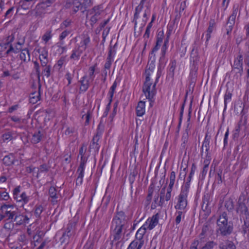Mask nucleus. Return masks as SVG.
Here are the masks:
<instances>
[{
    "mask_svg": "<svg viewBox=\"0 0 249 249\" xmlns=\"http://www.w3.org/2000/svg\"><path fill=\"white\" fill-rule=\"evenodd\" d=\"M127 216L124 212L119 211V207L113 216L111 221V231L113 240L118 243L124 234L125 233L127 226Z\"/></svg>",
    "mask_w": 249,
    "mask_h": 249,
    "instance_id": "obj_1",
    "label": "nucleus"
},
{
    "mask_svg": "<svg viewBox=\"0 0 249 249\" xmlns=\"http://www.w3.org/2000/svg\"><path fill=\"white\" fill-rule=\"evenodd\" d=\"M216 234L221 236H228L233 231V226L231 221H228L226 212L220 213L216 220Z\"/></svg>",
    "mask_w": 249,
    "mask_h": 249,
    "instance_id": "obj_2",
    "label": "nucleus"
},
{
    "mask_svg": "<svg viewBox=\"0 0 249 249\" xmlns=\"http://www.w3.org/2000/svg\"><path fill=\"white\" fill-rule=\"evenodd\" d=\"M236 211L241 221L249 219V205L246 202V196L243 194L239 197Z\"/></svg>",
    "mask_w": 249,
    "mask_h": 249,
    "instance_id": "obj_3",
    "label": "nucleus"
},
{
    "mask_svg": "<svg viewBox=\"0 0 249 249\" xmlns=\"http://www.w3.org/2000/svg\"><path fill=\"white\" fill-rule=\"evenodd\" d=\"M56 0H41L32 10V13L37 18H42Z\"/></svg>",
    "mask_w": 249,
    "mask_h": 249,
    "instance_id": "obj_4",
    "label": "nucleus"
},
{
    "mask_svg": "<svg viewBox=\"0 0 249 249\" xmlns=\"http://www.w3.org/2000/svg\"><path fill=\"white\" fill-rule=\"evenodd\" d=\"M20 186L16 187L13 191V198L18 203H20V206L23 207L30 200V196L25 192L21 193Z\"/></svg>",
    "mask_w": 249,
    "mask_h": 249,
    "instance_id": "obj_5",
    "label": "nucleus"
},
{
    "mask_svg": "<svg viewBox=\"0 0 249 249\" xmlns=\"http://www.w3.org/2000/svg\"><path fill=\"white\" fill-rule=\"evenodd\" d=\"M157 83V82H156V80L154 85L151 86L152 83L151 82L150 77H148V78H145V81L142 87V91L144 94L146 99H148L149 100H151V99H153L155 94V87Z\"/></svg>",
    "mask_w": 249,
    "mask_h": 249,
    "instance_id": "obj_6",
    "label": "nucleus"
},
{
    "mask_svg": "<svg viewBox=\"0 0 249 249\" xmlns=\"http://www.w3.org/2000/svg\"><path fill=\"white\" fill-rule=\"evenodd\" d=\"M188 190L181 188L180 193L177 198V203L175 208L177 210L183 211L187 205Z\"/></svg>",
    "mask_w": 249,
    "mask_h": 249,
    "instance_id": "obj_7",
    "label": "nucleus"
},
{
    "mask_svg": "<svg viewBox=\"0 0 249 249\" xmlns=\"http://www.w3.org/2000/svg\"><path fill=\"white\" fill-rule=\"evenodd\" d=\"M243 55L239 54L236 57L234 58L233 64L232 65L231 72L235 73L236 78L240 77L243 72Z\"/></svg>",
    "mask_w": 249,
    "mask_h": 249,
    "instance_id": "obj_8",
    "label": "nucleus"
},
{
    "mask_svg": "<svg viewBox=\"0 0 249 249\" xmlns=\"http://www.w3.org/2000/svg\"><path fill=\"white\" fill-rule=\"evenodd\" d=\"M75 223L71 222L68 223L65 231L63 233L59 241L61 244L68 243L70 238L73 236L75 231Z\"/></svg>",
    "mask_w": 249,
    "mask_h": 249,
    "instance_id": "obj_9",
    "label": "nucleus"
},
{
    "mask_svg": "<svg viewBox=\"0 0 249 249\" xmlns=\"http://www.w3.org/2000/svg\"><path fill=\"white\" fill-rule=\"evenodd\" d=\"M2 208H5L4 213L5 217V220H10L13 221L15 216L18 210V208L14 205L3 204L2 205Z\"/></svg>",
    "mask_w": 249,
    "mask_h": 249,
    "instance_id": "obj_10",
    "label": "nucleus"
},
{
    "mask_svg": "<svg viewBox=\"0 0 249 249\" xmlns=\"http://www.w3.org/2000/svg\"><path fill=\"white\" fill-rule=\"evenodd\" d=\"M193 53H191L190 57L191 70L190 72V76L192 79L196 77L197 72L198 68L199 57L197 55L192 56Z\"/></svg>",
    "mask_w": 249,
    "mask_h": 249,
    "instance_id": "obj_11",
    "label": "nucleus"
},
{
    "mask_svg": "<svg viewBox=\"0 0 249 249\" xmlns=\"http://www.w3.org/2000/svg\"><path fill=\"white\" fill-rule=\"evenodd\" d=\"M159 217V214L157 213L153 215L151 217L148 218L143 225L147 230H152L158 224Z\"/></svg>",
    "mask_w": 249,
    "mask_h": 249,
    "instance_id": "obj_12",
    "label": "nucleus"
},
{
    "mask_svg": "<svg viewBox=\"0 0 249 249\" xmlns=\"http://www.w3.org/2000/svg\"><path fill=\"white\" fill-rule=\"evenodd\" d=\"M29 219L30 218L27 215L21 213L18 210L13 222L16 225L19 226L23 224H28Z\"/></svg>",
    "mask_w": 249,
    "mask_h": 249,
    "instance_id": "obj_13",
    "label": "nucleus"
},
{
    "mask_svg": "<svg viewBox=\"0 0 249 249\" xmlns=\"http://www.w3.org/2000/svg\"><path fill=\"white\" fill-rule=\"evenodd\" d=\"M149 2H150V0H141L139 5L136 7L135 12V14L134 15V19H133V22H134V24H135V26H134L135 31L136 30V25L137 23V20L139 17V14L142 11L144 3H145L146 5H148V4L150 5Z\"/></svg>",
    "mask_w": 249,
    "mask_h": 249,
    "instance_id": "obj_14",
    "label": "nucleus"
},
{
    "mask_svg": "<svg viewBox=\"0 0 249 249\" xmlns=\"http://www.w3.org/2000/svg\"><path fill=\"white\" fill-rule=\"evenodd\" d=\"M177 68V61L175 59L170 60L169 64L167 68V78H171L172 80H174L175 75V71Z\"/></svg>",
    "mask_w": 249,
    "mask_h": 249,
    "instance_id": "obj_15",
    "label": "nucleus"
},
{
    "mask_svg": "<svg viewBox=\"0 0 249 249\" xmlns=\"http://www.w3.org/2000/svg\"><path fill=\"white\" fill-rule=\"evenodd\" d=\"M49 194L52 203L53 205L57 204L58 201L60 200L61 196L57 193L56 188L54 187H51L49 190Z\"/></svg>",
    "mask_w": 249,
    "mask_h": 249,
    "instance_id": "obj_16",
    "label": "nucleus"
},
{
    "mask_svg": "<svg viewBox=\"0 0 249 249\" xmlns=\"http://www.w3.org/2000/svg\"><path fill=\"white\" fill-rule=\"evenodd\" d=\"M90 42V39L88 34H83L81 35V40L79 44H77L76 46L79 47L81 49L84 51L86 50L88 45Z\"/></svg>",
    "mask_w": 249,
    "mask_h": 249,
    "instance_id": "obj_17",
    "label": "nucleus"
},
{
    "mask_svg": "<svg viewBox=\"0 0 249 249\" xmlns=\"http://www.w3.org/2000/svg\"><path fill=\"white\" fill-rule=\"evenodd\" d=\"M79 82L80 83L79 93L85 92L89 87V79H88L87 75H84L79 81Z\"/></svg>",
    "mask_w": 249,
    "mask_h": 249,
    "instance_id": "obj_18",
    "label": "nucleus"
},
{
    "mask_svg": "<svg viewBox=\"0 0 249 249\" xmlns=\"http://www.w3.org/2000/svg\"><path fill=\"white\" fill-rule=\"evenodd\" d=\"M239 11V15L238 17L240 15V12L238 4H234L233 6L232 12L231 15L229 17L228 21L227 22V24H234L235 18L237 16V13Z\"/></svg>",
    "mask_w": 249,
    "mask_h": 249,
    "instance_id": "obj_19",
    "label": "nucleus"
},
{
    "mask_svg": "<svg viewBox=\"0 0 249 249\" xmlns=\"http://www.w3.org/2000/svg\"><path fill=\"white\" fill-rule=\"evenodd\" d=\"M167 60V59L160 58L158 66V71L157 72L156 82H158L159 79L162 75V71L165 67Z\"/></svg>",
    "mask_w": 249,
    "mask_h": 249,
    "instance_id": "obj_20",
    "label": "nucleus"
},
{
    "mask_svg": "<svg viewBox=\"0 0 249 249\" xmlns=\"http://www.w3.org/2000/svg\"><path fill=\"white\" fill-rule=\"evenodd\" d=\"M22 44L18 42L14 46L12 44L9 46V48L7 50L5 54L6 55H10L12 53H17L22 50Z\"/></svg>",
    "mask_w": 249,
    "mask_h": 249,
    "instance_id": "obj_21",
    "label": "nucleus"
},
{
    "mask_svg": "<svg viewBox=\"0 0 249 249\" xmlns=\"http://www.w3.org/2000/svg\"><path fill=\"white\" fill-rule=\"evenodd\" d=\"M146 9L144 10V13L143 15V23L142 24L141 26L139 28V30L138 31V35H140L142 30L144 26L145 25V24L148 19V16H149L150 14V6L148 4V5H145Z\"/></svg>",
    "mask_w": 249,
    "mask_h": 249,
    "instance_id": "obj_22",
    "label": "nucleus"
},
{
    "mask_svg": "<svg viewBox=\"0 0 249 249\" xmlns=\"http://www.w3.org/2000/svg\"><path fill=\"white\" fill-rule=\"evenodd\" d=\"M83 52L84 51L81 49L79 47L75 46L71 51V54L70 56V59L78 61Z\"/></svg>",
    "mask_w": 249,
    "mask_h": 249,
    "instance_id": "obj_23",
    "label": "nucleus"
},
{
    "mask_svg": "<svg viewBox=\"0 0 249 249\" xmlns=\"http://www.w3.org/2000/svg\"><path fill=\"white\" fill-rule=\"evenodd\" d=\"M100 138L94 136L89 146V150H93L95 153H98L100 147L98 142Z\"/></svg>",
    "mask_w": 249,
    "mask_h": 249,
    "instance_id": "obj_24",
    "label": "nucleus"
},
{
    "mask_svg": "<svg viewBox=\"0 0 249 249\" xmlns=\"http://www.w3.org/2000/svg\"><path fill=\"white\" fill-rule=\"evenodd\" d=\"M196 169V166L194 163H193L192 165L191 170L189 173V176L187 178L186 181L184 183V184L182 185V187L184 189H186L187 190H189L190 182L192 179L193 176L194 175Z\"/></svg>",
    "mask_w": 249,
    "mask_h": 249,
    "instance_id": "obj_25",
    "label": "nucleus"
},
{
    "mask_svg": "<svg viewBox=\"0 0 249 249\" xmlns=\"http://www.w3.org/2000/svg\"><path fill=\"white\" fill-rule=\"evenodd\" d=\"M72 14H75L79 10L84 13L86 10V8L83 6L78 0H74L72 3Z\"/></svg>",
    "mask_w": 249,
    "mask_h": 249,
    "instance_id": "obj_26",
    "label": "nucleus"
},
{
    "mask_svg": "<svg viewBox=\"0 0 249 249\" xmlns=\"http://www.w3.org/2000/svg\"><path fill=\"white\" fill-rule=\"evenodd\" d=\"M147 230V229L142 225L140 229H139L136 233V240L138 241L139 242H142L143 245L144 244V240L143 239V237L144 235L145 234Z\"/></svg>",
    "mask_w": 249,
    "mask_h": 249,
    "instance_id": "obj_27",
    "label": "nucleus"
},
{
    "mask_svg": "<svg viewBox=\"0 0 249 249\" xmlns=\"http://www.w3.org/2000/svg\"><path fill=\"white\" fill-rule=\"evenodd\" d=\"M85 167L79 166L76 173L78 175V176L76 180V185H81L83 182V178L84 175V171H85Z\"/></svg>",
    "mask_w": 249,
    "mask_h": 249,
    "instance_id": "obj_28",
    "label": "nucleus"
},
{
    "mask_svg": "<svg viewBox=\"0 0 249 249\" xmlns=\"http://www.w3.org/2000/svg\"><path fill=\"white\" fill-rule=\"evenodd\" d=\"M41 88V85L40 82H38V91L37 92H34L32 93L30 96V103L32 104H36L40 99V89Z\"/></svg>",
    "mask_w": 249,
    "mask_h": 249,
    "instance_id": "obj_29",
    "label": "nucleus"
},
{
    "mask_svg": "<svg viewBox=\"0 0 249 249\" xmlns=\"http://www.w3.org/2000/svg\"><path fill=\"white\" fill-rule=\"evenodd\" d=\"M209 230V226L207 223H205L201 230V233L199 235V244L204 242V239L207 235L208 231Z\"/></svg>",
    "mask_w": 249,
    "mask_h": 249,
    "instance_id": "obj_30",
    "label": "nucleus"
},
{
    "mask_svg": "<svg viewBox=\"0 0 249 249\" xmlns=\"http://www.w3.org/2000/svg\"><path fill=\"white\" fill-rule=\"evenodd\" d=\"M145 102L140 101L136 107V114L138 116H142L145 113Z\"/></svg>",
    "mask_w": 249,
    "mask_h": 249,
    "instance_id": "obj_31",
    "label": "nucleus"
},
{
    "mask_svg": "<svg viewBox=\"0 0 249 249\" xmlns=\"http://www.w3.org/2000/svg\"><path fill=\"white\" fill-rule=\"evenodd\" d=\"M203 243L199 244V249H213L217 245V243L213 241L209 240L204 244Z\"/></svg>",
    "mask_w": 249,
    "mask_h": 249,
    "instance_id": "obj_32",
    "label": "nucleus"
},
{
    "mask_svg": "<svg viewBox=\"0 0 249 249\" xmlns=\"http://www.w3.org/2000/svg\"><path fill=\"white\" fill-rule=\"evenodd\" d=\"M209 27L206 32V42H208L210 38H211V34L213 32L214 26L215 25V22L214 19H210L209 23Z\"/></svg>",
    "mask_w": 249,
    "mask_h": 249,
    "instance_id": "obj_33",
    "label": "nucleus"
},
{
    "mask_svg": "<svg viewBox=\"0 0 249 249\" xmlns=\"http://www.w3.org/2000/svg\"><path fill=\"white\" fill-rule=\"evenodd\" d=\"M155 63L153 61H151L150 62H148L146 66V69L145 70V78L150 77L151 74L153 73L155 69Z\"/></svg>",
    "mask_w": 249,
    "mask_h": 249,
    "instance_id": "obj_34",
    "label": "nucleus"
},
{
    "mask_svg": "<svg viewBox=\"0 0 249 249\" xmlns=\"http://www.w3.org/2000/svg\"><path fill=\"white\" fill-rule=\"evenodd\" d=\"M42 134L40 131L38 130L35 132L32 135L31 141L33 143L36 144L40 142L42 137Z\"/></svg>",
    "mask_w": 249,
    "mask_h": 249,
    "instance_id": "obj_35",
    "label": "nucleus"
},
{
    "mask_svg": "<svg viewBox=\"0 0 249 249\" xmlns=\"http://www.w3.org/2000/svg\"><path fill=\"white\" fill-rule=\"evenodd\" d=\"M219 247L220 249H236V247L231 241L227 240L224 243L219 244Z\"/></svg>",
    "mask_w": 249,
    "mask_h": 249,
    "instance_id": "obj_36",
    "label": "nucleus"
},
{
    "mask_svg": "<svg viewBox=\"0 0 249 249\" xmlns=\"http://www.w3.org/2000/svg\"><path fill=\"white\" fill-rule=\"evenodd\" d=\"M143 245L142 242H139L134 240L130 243L127 249H141Z\"/></svg>",
    "mask_w": 249,
    "mask_h": 249,
    "instance_id": "obj_37",
    "label": "nucleus"
},
{
    "mask_svg": "<svg viewBox=\"0 0 249 249\" xmlns=\"http://www.w3.org/2000/svg\"><path fill=\"white\" fill-rule=\"evenodd\" d=\"M14 156L13 154L5 156L3 159L4 164L10 166L14 164Z\"/></svg>",
    "mask_w": 249,
    "mask_h": 249,
    "instance_id": "obj_38",
    "label": "nucleus"
},
{
    "mask_svg": "<svg viewBox=\"0 0 249 249\" xmlns=\"http://www.w3.org/2000/svg\"><path fill=\"white\" fill-rule=\"evenodd\" d=\"M211 139V136L209 135V132L206 133L204 140L202 143V146L201 147V150L203 151V148H210V142Z\"/></svg>",
    "mask_w": 249,
    "mask_h": 249,
    "instance_id": "obj_39",
    "label": "nucleus"
},
{
    "mask_svg": "<svg viewBox=\"0 0 249 249\" xmlns=\"http://www.w3.org/2000/svg\"><path fill=\"white\" fill-rule=\"evenodd\" d=\"M19 56L21 60L24 61H26L27 60L29 61L30 56L28 49H25L22 50Z\"/></svg>",
    "mask_w": 249,
    "mask_h": 249,
    "instance_id": "obj_40",
    "label": "nucleus"
},
{
    "mask_svg": "<svg viewBox=\"0 0 249 249\" xmlns=\"http://www.w3.org/2000/svg\"><path fill=\"white\" fill-rule=\"evenodd\" d=\"M153 188L152 187H149L148 190V195L146 196L145 201V205L146 206H148L151 203L152 195L153 193Z\"/></svg>",
    "mask_w": 249,
    "mask_h": 249,
    "instance_id": "obj_41",
    "label": "nucleus"
},
{
    "mask_svg": "<svg viewBox=\"0 0 249 249\" xmlns=\"http://www.w3.org/2000/svg\"><path fill=\"white\" fill-rule=\"evenodd\" d=\"M210 196L208 194L204 195L202 200V209L203 211H207L209 204Z\"/></svg>",
    "mask_w": 249,
    "mask_h": 249,
    "instance_id": "obj_42",
    "label": "nucleus"
},
{
    "mask_svg": "<svg viewBox=\"0 0 249 249\" xmlns=\"http://www.w3.org/2000/svg\"><path fill=\"white\" fill-rule=\"evenodd\" d=\"M44 211V208L41 205H36L34 209V214L36 217H40V215Z\"/></svg>",
    "mask_w": 249,
    "mask_h": 249,
    "instance_id": "obj_43",
    "label": "nucleus"
},
{
    "mask_svg": "<svg viewBox=\"0 0 249 249\" xmlns=\"http://www.w3.org/2000/svg\"><path fill=\"white\" fill-rule=\"evenodd\" d=\"M102 12L99 6L94 7L91 10L90 14H93V16L97 17L100 19V15Z\"/></svg>",
    "mask_w": 249,
    "mask_h": 249,
    "instance_id": "obj_44",
    "label": "nucleus"
},
{
    "mask_svg": "<svg viewBox=\"0 0 249 249\" xmlns=\"http://www.w3.org/2000/svg\"><path fill=\"white\" fill-rule=\"evenodd\" d=\"M104 127H105L104 124L102 123V122H100V123L98 125L96 130V133L94 136H97V137L101 138L104 130Z\"/></svg>",
    "mask_w": 249,
    "mask_h": 249,
    "instance_id": "obj_45",
    "label": "nucleus"
},
{
    "mask_svg": "<svg viewBox=\"0 0 249 249\" xmlns=\"http://www.w3.org/2000/svg\"><path fill=\"white\" fill-rule=\"evenodd\" d=\"M117 85V82L115 81L110 88L109 91L108 93V95L109 96V99H110V102L112 101V98L115 93Z\"/></svg>",
    "mask_w": 249,
    "mask_h": 249,
    "instance_id": "obj_46",
    "label": "nucleus"
},
{
    "mask_svg": "<svg viewBox=\"0 0 249 249\" xmlns=\"http://www.w3.org/2000/svg\"><path fill=\"white\" fill-rule=\"evenodd\" d=\"M165 193V186L163 187L160 192V200L158 203V205L160 206H162L164 203V197Z\"/></svg>",
    "mask_w": 249,
    "mask_h": 249,
    "instance_id": "obj_47",
    "label": "nucleus"
},
{
    "mask_svg": "<svg viewBox=\"0 0 249 249\" xmlns=\"http://www.w3.org/2000/svg\"><path fill=\"white\" fill-rule=\"evenodd\" d=\"M42 73H41V75L45 76L47 78L49 77L51 75V65H48V66H45L44 67H42Z\"/></svg>",
    "mask_w": 249,
    "mask_h": 249,
    "instance_id": "obj_48",
    "label": "nucleus"
},
{
    "mask_svg": "<svg viewBox=\"0 0 249 249\" xmlns=\"http://www.w3.org/2000/svg\"><path fill=\"white\" fill-rule=\"evenodd\" d=\"M175 214L176 215L175 223L176 225H178L180 223L182 217L183 216V217H184V216L183 215V212L181 210L177 211Z\"/></svg>",
    "mask_w": 249,
    "mask_h": 249,
    "instance_id": "obj_49",
    "label": "nucleus"
},
{
    "mask_svg": "<svg viewBox=\"0 0 249 249\" xmlns=\"http://www.w3.org/2000/svg\"><path fill=\"white\" fill-rule=\"evenodd\" d=\"M188 138L189 133L187 132H184L181 137L182 143L181 144V147L183 148H185L186 147V144L188 141Z\"/></svg>",
    "mask_w": 249,
    "mask_h": 249,
    "instance_id": "obj_50",
    "label": "nucleus"
},
{
    "mask_svg": "<svg viewBox=\"0 0 249 249\" xmlns=\"http://www.w3.org/2000/svg\"><path fill=\"white\" fill-rule=\"evenodd\" d=\"M91 117V112L90 110H88L86 114L83 115L82 119H85V125H87L89 124V120Z\"/></svg>",
    "mask_w": 249,
    "mask_h": 249,
    "instance_id": "obj_51",
    "label": "nucleus"
},
{
    "mask_svg": "<svg viewBox=\"0 0 249 249\" xmlns=\"http://www.w3.org/2000/svg\"><path fill=\"white\" fill-rule=\"evenodd\" d=\"M232 94L230 91L227 90L224 95V106L225 109L227 107V103L231 100Z\"/></svg>",
    "mask_w": 249,
    "mask_h": 249,
    "instance_id": "obj_52",
    "label": "nucleus"
},
{
    "mask_svg": "<svg viewBox=\"0 0 249 249\" xmlns=\"http://www.w3.org/2000/svg\"><path fill=\"white\" fill-rule=\"evenodd\" d=\"M97 66V64H95L94 66L90 67L89 68V79H91L93 81L95 77L94 72L95 71V68Z\"/></svg>",
    "mask_w": 249,
    "mask_h": 249,
    "instance_id": "obj_53",
    "label": "nucleus"
},
{
    "mask_svg": "<svg viewBox=\"0 0 249 249\" xmlns=\"http://www.w3.org/2000/svg\"><path fill=\"white\" fill-rule=\"evenodd\" d=\"M176 179V173L174 171H172L170 174V182L169 184L168 187L172 188L173 187Z\"/></svg>",
    "mask_w": 249,
    "mask_h": 249,
    "instance_id": "obj_54",
    "label": "nucleus"
},
{
    "mask_svg": "<svg viewBox=\"0 0 249 249\" xmlns=\"http://www.w3.org/2000/svg\"><path fill=\"white\" fill-rule=\"evenodd\" d=\"M225 206L228 211H231L233 209V200L229 198L225 201Z\"/></svg>",
    "mask_w": 249,
    "mask_h": 249,
    "instance_id": "obj_55",
    "label": "nucleus"
},
{
    "mask_svg": "<svg viewBox=\"0 0 249 249\" xmlns=\"http://www.w3.org/2000/svg\"><path fill=\"white\" fill-rule=\"evenodd\" d=\"M4 221V228L7 230H12L14 228L15 223L13 221L10 220H5Z\"/></svg>",
    "mask_w": 249,
    "mask_h": 249,
    "instance_id": "obj_56",
    "label": "nucleus"
},
{
    "mask_svg": "<svg viewBox=\"0 0 249 249\" xmlns=\"http://www.w3.org/2000/svg\"><path fill=\"white\" fill-rule=\"evenodd\" d=\"M34 69H35L36 73L37 75L38 82H40V77L41 76V73H40V66H39V63L36 61H35L34 62Z\"/></svg>",
    "mask_w": 249,
    "mask_h": 249,
    "instance_id": "obj_57",
    "label": "nucleus"
},
{
    "mask_svg": "<svg viewBox=\"0 0 249 249\" xmlns=\"http://www.w3.org/2000/svg\"><path fill=\"white\" fill-rule=\"evenodd\" d=\"M74 71H73V73H71L70 72H67L66 73V74L65 75V77L68 81L67 86H68L71 84L72 79H73V78L74 77Z\"/></svg>",
    "mask_w": 249,
    "mask_h": 249,
    "instance_id": "obj_58",
    "label": "nucleus"
},
{
    "mask_svg": "<svg viewBox=\"0 0 249 249\" xmlns=\"http://www.w3.org/2000/svg\"><path fill=\"white\" fill-rule=\"evenodd\" d=\"M9 118L11 121L16 123L18 124L17 126L19 127V125H20L21 123V119L18 116H11L9 117Z\"/></svg>",
    "mask_w": 249,
    "mask_h": 249,
    "instance_id": "obj_59",
    "label": "nucleus"
},
{
    "mask_svg": "<svg viewBox=\"0 0 249 249\" xmlns=\"http://www.w3.org/2000/svg\"><path fill=\"white\" fill-rule=\"evenodd\" d=\"M71 23V21L70 19H66L64 20L60 25V28L61 29H65V28L70 26Z\"/></svg>",
    "mask_w": 249,
    "mask_h": 249,
    "instance_id": "obj_60",
    "label": "nucleus"
},
{
    "mask_svg": "<svg viewBox=\"0 0 249 249\" xmlns=\"http://www.w3.org/2000/svg\"><path fill=\"white\" fill-rule=\"evenodd\" d=\"M168 45L163 44L161 50V54L160 58L166 59L165 57V54Z\"/></svg>",
    "mask_w": 249,
    "mask_h": 249,
    "instance_id": "obj_61",
    "label": "nucleus"
},
{
    "mask_svg": "<svg viewBox=\"0 0 249 249\" xmlns=\"http://www.w3.org/2000/svg\"><path fill=\"white\" fill-rule=\"evenodd\" d=\"M52 36L51 32L48 31L43 36L42 39L47 42L52 38Z\"/></svg>",
    "mask_w": 249,
    "mask_h": 249,
    "instance_id": "obj_62",
    "label": "nucleus"
},
{
    "mask_svg": "<svg viewBox=\"0 0 249 249\" xmlns=\"http://www.w3.org/2000/svg\"><path fill=\"white\" fill-rule=\"evenodd\" d=\"M88 156H86V155H83V156H81L80 162L79 166L85 167L87 160H88Z\"/></svg>",
    "mask_w": 249,
    "mask_h": 249,
    "instance_id": "obj_63",
    "label": "nucleus"
},
{
    "mask_svg": "<svg viewBox=\"0 0 249 249\" xmlns=\"http://www.w3.org/2000/svg\"><path fill=\"white\" fill-rule=\"evenodd\" d=\"M71 33V31L65 30L60 35L59 39L60 41L63 40L66 36Z\"/></svg>",
    "mask_w": 249,
    "mask_h": 249,
    "instance_id": "obj_64",
    "label": "nucleus"
}]
</instances>
